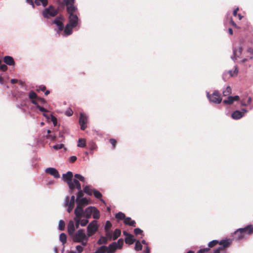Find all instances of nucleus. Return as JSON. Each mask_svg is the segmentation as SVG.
I'll return each instance as SVG.
<instances>
[{
    "mask_svg": "<svg viewBox=\"0 0 253 253\" xmlns=\"http://www.w3.org/2000/svg\"><path fill=\"white\" fill-rule=\"evenodd\" d=\"M73 173L70 171H68L66 173L63 174L62 176L63 180L66 182L68 184L70 193L72 192L73 190L75 188L76 184L75 180H77L76 179H73Z\"/></svg>",
    "mask_w": 253,
    "mask_h": 253,
    "instance_id": "f257e3e1",
    "label": "nucleus"
},
{
    "mask_svg": "<svg viewBox=\"0 0 253 253\" xmlns=\"http://www.w3.org/2000/svg\"><path fill=\"white\" fill-rule=\"evenodd\" d=\"M74 242L77 243L82 241L83 239H88L89 237L85 233L84 229H81L74 232L70 236Z\"/></svg>",
    "mask_w": 253,
    "mask_h": 253,
    "instance_id": "f03ea898",
    "label": "nucleus"
},
{
    "mask_svg": "<svg viewBox=\"0 0 253 253\" xmlns=\"http://www.w3.org/2000/svg\"><path fill=\"white\" fill-rule=\"evenodd\" d=\"M42 13L44 18L49 19L56 16L58 14V10L53 5H50L48 7L43 9Z\"/></svg>",
    "mask_w": 253,
    "mask_h": 253,
    "instance_id": "7ed1b4c3",
    "label": "nucleus"
},
{
    "mask_svg": "<svg viewBox=\"0 0 253 253\" xmlns=\"http://www.w3.org/2000/svg\"><path fill=\"white\" fill-rule=\"evenodd\" d=\"M253 233V226L249 225L246 227L242 228H239L235 232V234H238V239L240 240L245 237L247 235Z\"/></svg>",
    "mask_w": 253,
    "mask_h": 253,
    "instance_id": "20e7f679",
    "label": "nucleus"
},
{
    "mask_svg": "<svg viewBox=\"0 0 253 253\" xmlns=\"http://www.w3.org/2000/svg\"><path fill=\"white\" fill-rule=\"evenodd\" d=\"M98 226L96 220H93L89 223L87 227V235L89 237L94 235L98 230Z\"/></svg>",
    "mask_w": 253,
    "mask_h": 253,
    "instance_id": "39448f33",
    "label": "nucleus"
},
{
    "mask_svg": "<svg viewBox=\"0 0 253 253\" xmlns=\"http://www.w3.org/2000/svg\"><path fill=\"white\" fill-rule=\"evenodd\" d=\"M207 96L211 102L219 104L222 100L220 94L217 90L214 91L212 94H210L209 92H207Z\"/></svg>",
    "mask_w": 253,
    "mask_h": 253,
    "instance_id": "423d86ee",
    "label": "nucleus"
},
{
    "mask_svg": "<svg viewBox=\"0 0 253 253\" xmlns=\"http://www.w3.org/2000/svg\"><path fill=\"white\" fill-rule=\"evenodd\" d=\"M77 11H72V12H68L69 14V23L72 27H76L79 22V18L78 16L75 14Z\"/></svg>",
    "mask_w": 253,
    "mask_h": 253,
    "instance_id": "0eeeda50",
    "label": "nucleus"
},
{
    "mask_svg": "<svg viewBox=\"0 0 253 253\" xmlns=\"http://www.w3.org/2000/svg\"><path fill=\"white\" fill-rule=\"evenodd\" d=\"M87 122L88 117L84 114L81 113L79 118V124L82 130H84L86 128Z\"/></svg>",
    "mask_w": 253,
    "mask_h": 253,
    "instance_id": "6e6552de",
    "label": "nucleus"
},
{
    "mask_svg": "<svg viewBox=\"0 0 253 253\" xmlns=\"http://www.w3.org/2000/svg\"><path fill=\"white\" fill-rule=\"evenodd\" d=\"M75 1V0H64L67 7V11L68 12L77 11V7L74 5Z\"/></svg>",
    "mask_w": 253,
    "mask_h": 253,
    "instance_id": "1a4fd4ad",
    "label": "nucleus"
},
{
    "mask_svg": "<svg viewBox=\"0 0 253 253\" xmlns=\"http://www.w3.org/2000/svg\"><path fill=\"white\" fill-rule=\"evenodd\" d=\"M230 243V242L229 239L221 240L219 242V244L221 246L216 248L213 253H220V251L223 250L224 248L228 247Z\"/></svg>",
    "mask_w": 253,
    "mask_h": 253,
    "instance_id": "9d476101",
    "label": "nucleus"
},
{
    "mask_svg": "<svg viewBox=\"0 0 253 253\" xmlns=\"http://www.w3.org/2000/svg\"><path fill=\"white\" fill-rule=\"evenodd\" d=\"M45 172L48 173L55 178H58L60 177V174L57 170L54 168H48L45 170Z\"/></svg>",
    "mask_w": 253,
    "mask_h": 253,
    "instance_id": "9b49d317",
    "label": "nucleus"
},
{
    "mask_svg": "<svg viewBox=\"0 0 253 253\" xmlns=\"http://www.w3.org/2000/svg\"><path fill=\"white\" fill-rule=\"evenodd\" d=\"M74 213L75 214V217L81 218L84 217V210L83 207L77 205L76 208L75 209Z\"/></svg>",
    "mask_w": 253,
    "mask_h": 253,
    "instance_id": "f8f14e48",
    "label": "nucleus"
},
{
    "mask_svg": "<svg viewBox=\"0 0 253 253\" xmlns=\"http://www.w3.org/2000/svg\"><path fill=\"white\" fill-rule=\"evenodd\" d=\"M75 183L76 184L75 185V188H77L78 190V192L77 193V198L76 199H80L82 198H83L84 193L82 191V187L81 184L78 180H75Z\"/></svg>",
    "mask_w": 253,
    "mask_h": 253,
    "instance_id": "ddd939ff",
    "label": "nucleus"
},
{
    "mask_svg": "<svg viewBox=\"0 0 253 253\" xmlns=\"http://www.w3.org/2000/svg\"><path fill=\"white\" fill-rule=\"evenodd\" d=\"M118 249L117 244L116 242H113L110 244L107 247H106L107 253H114Z\"/></svg>",
    "mask_w": 253,
    "mask_h": 253,
    "instance_id": "4468645a",
    "label": "nucleus"
},
{
    "mask_svg": "<svg viewBox=\"0 0 253 253\" xmlns=\"http://www.w3.org/2000/svg\"><path fill=\"white\" fill-rule=\"evenodd\" d=\"M53 23L56 25L59 31H61L64 29V25L63 24L62 19L61 17H56L54 19Z\"/></svg>",
    "mask_w": 253,
    "mask_h": 253,
    "instance_id": "2eb2a0df",
    "label": "nucleus"
},
{
    "mask_svg": "<svg viewBox=\"0 0 253 253\" xmlns=\"http://www.w3.org/2000/svg\"><path fill=\"white\" fill-rule=\"evenodd\" d=\"M242 52V47L241 46L239 47L238 48H233V56L231 57L233 61H235L236 60L237 57H239V56L241 54Z\"/></svg>",
    "mask_w": 253,
    "mask_h": 253,
    "instance_id": "dca6fc26",
    "label": "nucleus"
},
{
    "mask_svg": "<svg viewBox=\"0 0 253 253\" xmlns=\"http://www.w3.org/2000/svg\"><path fill=\"white\" fill-rule=\"evenodd\" d=\"M68 232L70 236H71L76 229L74 222L73 220L69 221L67 225Z\"/></svg>",
    "mask_w": 253,
    "mask_h": 253,
    "instance_id": "f3484780",
    "label": "nucleus"
},
{
    "mask_svg": "<svg viewBox=\"0 0 253 253\" xmlns=\"http://www.w3.org/2000/svg\"><path fill=\"white\" fill-rule=\"evenodd\" d=\"M31 102H32V103H33V104H34L35 105V107L36 109H39L40 111H41L42 112H48L47 109H46L45 108L39 105V103H38V100H37V98H36V100H35L34 99H32L31 100Z\"/></svg>",
    "mask_w": 253,
    "mask_h": 253,
    "instance_id": "a211bd4d",
    "label": "nucleus"
},
{
    "mask_svg": "<svg viewBox=\"0 0 253 253\" xmlns=\"http://www.w3.org/2000/svg\"><path fill=\"white\" fill-rule=\"evenodd\" d=\"M75 27H72L71 25L68 23L66 25L64 29V36H67L70 35L72 33V29Z\"/></svg>",
    "mask_w": 253,
    "mask_h": 253,
    "instance_id": "6ab92c4d",
    "label": "nucleus"
},
{
    "mask_svg": "<svg viewBox=\"0 0 253 253\" xmlns=\"http://www.w3.org/2000/svg\"><path fill=\"white\" fill-rule=\"evenodd\" d=\"M75 201L74 195L72 196L70 199L68 196H66L64 201V206H67V205L74 206Z\"/></svg>",
    "mask_w": 253,
    "mask_h": 253,
    "instance_id": "aec40b11",
    "label": "nucleus"
},
{
    "mask_svg": "<svg viewBox=\"0 0 253 253\" xmlns=\"http://www.w3.org/2000/svg\"><path fill=\"white\" fill-rule=\"evenodd\" d=\"M76 202L77 204V205L81 207H84L86 206L88 204V200L86 198H82L80 199H76Z\"/></svg>",
    "mask_w": 253,
    "mask_h": 253,
    "instance_id": "412c9836",
    "label": "nucleus"
},
{
    "mask_svg": "<svg viewBox=\"0 0 253 253\" xmlns=\"http://www.w3.org/2000/svg\"><path fill=\"white\" fill-rule=\"evenodd\" d=\"M94 208V207H89L87 208L84 211V217H85L86 218H89L90 217L93 211V209Z\"/></svg>",
    "mask_w": 253,
    "mask_h": 253,
    "instance_id": "4be33fe9",
    "label": "nucleus"
},
{
    "mask_svg": "<svg viewBox=\"0 0 253 253\" xmlns=\"http://www.w3.org/2000/svg\"><path fill=\"white\" fill-rule=\"evenodd\" d=\"M4 62L9 66H12L14 65V61L12 57L10 56H5L3 58Z\"/></svg>",
    "mask_w": 253,
    "mask_h": 253,
    "instance_id": "5701e85b",
    "label": "nucleus"
},
{
    "mask_svg": "<svg viewBox=\"0 0 253 253\" xmlns=\"http://www.w3.org/2000/svg\"><path fill=\"white\" fill-rule=\"evenodd\" d=\"M232 118L235 120L241 119L243 116V113L240 111H235L232 114Z\"/></svg>",
    "mask_w": 253,
    "mask_h": 253,
    "instance_id": "b1692460",
    "label": "nucleus"
},
{
    "mask_svg": "<svg viewBox=\"0 0 253 253\" xmlns=\"http://www.w3.org/2000/svg\"><path fill=\"white\" fill-rule=\"evenodd\" d=\"M84 192L86 194L91 196L92 195L93 193V190L94 189L92 188L91 185H86L84 187Z\"/></svg>",
    "mask_w": 253,
    "mask_h": 253,
    "instance_id": "393cba45",
    "label": "nucleus"
},
{
    "mask_svg": "<svg viewBox=\"0 0 253 253\" xmlns=\"http://www.w3.org/2000/svg\"><path fill=\"white\" fill-rule=\"evenodd\" d=\"M124 223L129 226L133 227L135 226V221L134 220H131V218L129 217H127L125 218Z\"/></svg>",
    "mask_w": 253,
    "mask_h": 253,
    "instance_id": "a878e982",
    "label": "nucleus"
},
{
    "mask_svg": "<svg viewBox=\"0 0 253 253\" xmlns=\"http://www.w3.org/2000/svg\"><path fill=\"white\" fill-rule=\"evenodd\" d=\"M135 240L134 238V237L132 235H129L127 237H126L125 238V242L126 244H127L128 245H131L134 242Z\"/></svg>",
    "mask_w": 253,
    "mask_h": 253,
    "instance_id": "bb28decb",
    "label": "nucleus"
},
{
    "mask_svg": "<svg viewBox=\"0 0 253 253\" xmlns=\"http://www.w3.org/2000/svg\"><path fill=\"white\" fill-rule=\"evenodd\" d=\"M94 197L99 200H100V201L104 204H105V202L102 199V194L98 190H93V193Z\"/></svg>",
    "mask_w": 253,
    "mask_h": 253,
    "instance_id": "cd10ccee",
    "label": "nucleus"
},
{
    "mask_svg": "<svg viewBox=\"0 0 253 253\" xmlns=\"http://www.w3.org/2000/svg\"><path fill=\"white\" fill-rule=\"evenodd\" d=\"M35 3L38 6L42 4L43 7H45L48 4V1L47 0H35Z\"/></svg>",
    "mask_w": 253,
    "mask_h": 253,
    "instance_id": "c85d7f7f",
    "label": "nucleus"
},
{
    "mask_svg": "<svg viewBox=\"0 0 253 253\" xmlns=\"http://www.w3.org/2000/svg\"><path fill=\"white\" fill-rule=\"evenodd\" d=\"M93 211H92V216L93 218L97 219H99L100 217V212L99 211L94 207V208L93 209Z\"/></svg>",
    "mask_w": 253,
    "mask_h": 253,
    "instance_id": "c756f323",
    "label": "nucleus"
},
{
    "mask_svg": "<svg viewBox=\"0 0 253 253\" xmlns=\"http://www.w3.org/2000/svg\"><path fill=\"white\" fill-rule=\"evenodd\" d=\"M232 89L230 86H227L222 91L223 95L226 96L231 93Z\"/></svg>",
    "mask_w": 253,
    "mask_h": 253,
    "instance_id": "7c9ffc66",
    "label": "nucleus"
},
{
    "mask_svg": "<svg viewBox=\"0 0 253 253\" xmlns=\"http://www.w3.org/2000/svg\"><path fill=\"white\" fill-rule=\"evenodd\" d=\"M121 230L119 229H116L113 233V240H116L121 235Z\"/></svg>",
    "mask_w": 253,
    "mask_h": 253,
    "instance_id": "2f4dec72",
    "label": "nucleus"
},
{
    "mask_svg": "<svg viewBox=\"0 0 253 253\" xmlns=\"http://www.w3.org/2000/svg\"><path fill=\"white\" fill-rule=\"evenodd\" d=\"M108 240L107 238L103 236H101L99 239L97 241V244L98 245L106 244Z\"/></svg>",
    "mask_w": 253,
    "mask_h": 253,
    "instance_id": "473e14b6",
    "label": "nucleus"
},
{
    "mask_svg": "<svg viewBox=\"0 0 253 253\" xmlns=\"http://www.w3.org/2000/svg\"><path fill=\"white\" fill-rule=\"evenodd\" d=\"M106 247L102 246L98 247L94 253H105L106 252Z\"/></svg>",
    "mask_w": 253,
    "mask_h": 253,
    "instance_id": "72a5a7b5",
    "label": "nucleus"
},
{
    "mask_svg": "<svg viewBox=\"0 0 253 253\" xmlns=\"http://www.w3.org/2000/svg\"><path fill=\"white\" fill-rule=\"evenodd\" d=\"M78 147L83 148L86 145L85 140L83 138H79L78 142Z\"/></svg>",
    "mask_w": 253,
    "mask_h": 253,
    "instance_id": "f704fd0d",
    "label": "nucleus"
},
{
    "mask_svg": "<svg viewBox=\"0 0 253 253\" xmlns=\"http://www.w3.org/2000/svg\"><path fill=\"white\" fill-rule=\"evenodd\" d=\"M60 241L62 242V244L64 245L66 243L67 236L65 233H61L59 236Z\"/></svg>",
    "mask_w": 253,
    "mask_h": 253,
    "instance_id": "c9c22d12",
    "label": "nucleus"
},
{
    "mask_svg": "<svg viewBox=\"0 0 253 253\" xmlns=\"http://www.w3.org/2000/svg\"><path fill=\"white\" fill-rule=\"evenodd\" d=\"M142 245L141 242L139 241H137L135 242L134 249L136 251H141L142 250Z\"/></svg>",
    "mask_w": 253,
    "mask_h": 253,
    "instance_id": "e433bc0d",
    "label": "nucleus"
},
{
    "mask_svg": "<svg viewBox=\"0 0 253 253\" xmlns=\"http://www.w3.org/2000/svg\"><path fill=\"white\" fill-rule=\"evenodd\" d=\"M125 216V214L122 212H119L116 214L115 216L116 218L118 220H122L123 219H125V218H126Z\"/></svg>",
    "mask_w": 253,
    "mask_h": 253,
    "instance_id": "4c0bfd02",
    "label": "nucleus"
},
{
    "mask_svg": "<svg viewBox=\"0 0 253 253\" xmlns=\"http://www.w3.org/2000/svg\"><path fill=\"white\" fill-rule=\"evenodd\" d=\"M105 235L106 238H107V240H109L110 241L113 240V233L110 231H105Z\"/></svg>",
    "mask_w": 253,
    "mask_h": 253,
    "instance_id": "58836bf2",
    "label": "nucleus"
},
{
    "mask_svg": "<svg viewBox=\"0 0 253 253\" xmlns=\"http://www.w3.org/2000/svg\"><path fill=\"white\" fill-rule=\"evenodd\" d=\"M233 102H234V100H233L232 96H228L227 99H225L223 101V102L224 104H232L233 103Z\"/></svg>",
    "mask_w": 253,
    "mask_h": 253,
    "instance_id": "ea45409f",
    "label": "nucleus"
},
{
    "mask_svg": "<svg viewBox=\"0 0 253 253\" xmlns=\"http://www.w3.org/2000/svg\"><path fill=\"white\" fill-rule=\"evenodd\" d=\"M74 176L75 177V179H77L78 181V180L83 182H84L85 181V178L80 174H75Z\"/></svg>",
    "mask_w": 253,
    "mask_h": 253,
    "instance_id": "a19ab883",
    "label": "nucleus"
},
{
    "mask_svg": "<svg viewBox=\"0 0 253 253\" xmlns=\"http://www.w3.org/2000/svg\"><path fill=\"white\" fill-rule=\"evenodd\" d=\"M65 224L64 221L62 220H60L59 222V224H58L59 230H60L61 231L63 230L65 228Z\"/></svg>",
    "mask_w": 253,
    "mask_h": 253,
    "instance_id": "79ce46f5",
    "label": "nucleus"
},
{
    "mask_svg": "<svg viewBox=\"0 0 253 253\" xmlns=\"http://www.w3.org/2000/svg\"><path fill=\"white\" fill-rule=\"evenodd\" d=\"M81 218H78V217H74V219L75 221V226L76 229L78 228L79 227L80 224H81L80 223V219Z\"/></svg>",
    "mask_w": 253,
    "mask_h": 253,
    "instance_id": "37998d69",
    "label": "nucleus"
},
{
    "mask_svg": "<svg viewBox=\"0 0 253 253\" xmlns=\"http://www.w3.org/2000/svg\"><path fill=\"white\" fill-rule=\"evenodd\" d=\"M29 97L31 99L38 98L37 94L34 91H31L29 93Z\"/></svg>",
    "mask_w": 253,
    "mask_h": 253,
    "instance_id": "c03bdc74",
    "label": "nucleus"
},
{
    "mask_svg": "<svg viewBox=\"0 0 253 253\" xmlns=\"http://www.w3.org/2000/svg\"><path fill=\"white\" fill-rule=\"evenodd\" d=\"M111 227H112V223L110 222V221L107 220L106 222L105 225L104 227L105 231H109V229L111 228Z\"/></svg>",
    "mask_w": 253,
    "mask_h": 253,
    "instance_id": "a18cd8bd",
    "label": "nucleus"
},
{
    "mask_svg": "<svg viewBox=\"0 0 253 253\" xmlns=\"http://www.w3.org/2000/svg\"><path fill=\"white\" fill-rule=\"evenodd\" d=\"M252 101V98L251 97H249L247 102H245L244 100L241 101V105L242 106H247L249 105Z\"/></svg>",
    "mask_w": 253,
    "mask_h": 253,
    "instance_id": "49530a36",
    "label": "nucleus"
},
{
    "mask_svg": "<svg viewBox=\"0 0 253 253\" xmlns=\"http://www.w3.org/2000/svg\"><path fill=\"white\" fill-rule=\"evenodd\" d=\"M235 70L233 72H232V71L230 70L228 71L229 73L230 74V76L231 77H233L234 76L237 75L238 70V67L237 66H234Z\"/></svg>",
    "mask_w": 253,
    "mask_h": 253,
    "instance_id": "de8ad7c7",
    "label": "nucleus"
},
{
    "mask_svg": "<svg viewBox=\"0 0 253 253\" xmlns=\"http://www.w3.org/2000/svg\"><path fill=\"white\" fill-rule=\"evenodd\" d=\"M218 243L219 244V242H218V241L217 240H212L209 243V245H208L209 248H212V247H214V246H215Z\"/></svg>",
    "mask_w": 253,
    "mask_h": 253,
    "instance_id": "09e8293b",
    "label": "nucleus"
},
{
    "mask_svg": "<svg viewBox=\"0 0 253 253\" xmlns=\"http://www.w3.org/2000/svg\"><path fill=\"white\" fill-rule=\"evenodd\" d=\"M116 243L117 244L118 249H121L124 244V240L123 239H120Z\"/></svg>",
    "mask_w": 253,
    "mask_h": 253,
    "instance_id": "8fccbe9b",
    "label": "nucleus"
},
{
    "mask_svg": "<svg viewBox=\"0 0 253 253\" xmlns=\"http://www.w3.org/2000/svg\"><path fill=\"white\" fill-rule=\"evenodd\" d=\"M64 147V144H57L53 146V148L56 150H59L62 148Z\"/></svg>",
    "mask_w": 253,
    "mask_h": 253,
    "instance_id": "3c124183",
    "label": "nucleus"
},
{
    "mask_svg": "<svg viewBox=\"0 0 253 253\" xmlns=\"http://www.w3.org/2000/svg\"><path fill=\"white\" fill-rule=\"evenodd\" d=\"M88 218H86L85 219H80L81 225L82 226H85L88 222Z\"/></svg>",
    "mask_w": 253,
    "mask_h": 253,
    "instance_id": "603ef678",
    "label": "nucleus"
},
{
    "mask_svg": "<svg viewBox=\"0 0 253 253\" xmlns=\"http://www.w3.org/2000/svg\"><path fill=\"white\" fill-rule=\"evenodd\" d=\"M76 249L77 253H81L84 250V248L81 245H77L76 247Z\"/></svg>",
    "mask_w": 253,
    "mask_h": 253,
    "instance_id": "864d4df0",
    "label": "nucleus"
},
{
    "mask_svg": "<svg viewBox=\"0 0 253 253\" xmlns=\"http://www.w3.org/2000/svg\"><path fill=\"white\" fill-rule=\"evenodd\" d=\"M50 119L51 122L53 123L54 126H56L57 124V120L56 118L52 115H51Z\"/></svg>",
    "mask_w": 253,
    "mask_h": 253,
    "instance_id": "5fc2aeb1",
    "label": "nucleus"
},
{
    "mask_svg": "<svg viewBox=\"0 0 253 253\" xmlns=\"http://www.w3.org/2000/svg\"><path fill=\"white\" fill-rule=\"evenodd\" d=\"M209 250V248L201 249L198 251L197 253H206L208 252Z\"/></svg>",
    "mask_w": 253,
    "mask_h": 253,
    "instance_id": "6e6d98bb",
    "label": "nucleus"
},
{
    "mask_svg": "<svg viewBox=\"0 0 253 253\" xmlns=\"http://www.w3.org/2000/svg\"><path fill=\"white\" fill-rule=\"evenodd\" d=\"M37 100H38V103L39 102L42 104L44 105L46 103V100L43 98L39 97L37 98Z\"/></svg>",
    "mask_w": 253,
    "mask_h": 253,
    "instance_id": "4d7b16f0",
    "label": "nucleus"
},
{
    "mask_svg": "<svg viewBox=\"0 0 253 253\" xmlns=\"http://www.w3.org/2000/svg\"><path fill=\"white\" fill-rule=\"evenodd\" d=\"M142 232H143V231L138 228H135L134 230V233L135 235L141 234L142 233Z\"/></svg>",
    "mask_w": 253,
    "mask_h": 253,
    "instance_id": "13d9d810",
    "label": "nucleus"
},
{
    "mask_svg": "<svg viewBox=\"0 0 253 253\" xmlns=\"http://www.w3.org/2000/svg\"><path fill=\"white\" fill-rule=\"evenodd\" d=\"M73 114V111L70 109H68L66 112H65V115H67V116H71Z\"/></svg>",
    "mask_w": 253,
    "mask_h": 253,
    "instance_id": "bf43d9fd",
    "label": "nucleus"
},
{
    "mask_svg": "<svg viewBox=\"0 0 253 253\" xmlns=\"http://www.w3.org/2000/svg\"><path fill=\"white\" fill-rule=\"evenodd\" d=\"M65 207H68V209H67V211L69 212V213H70L73 208H74V206H72V205H67V206H64Z\"/></svg>",
    "mask_w": 253,
    "mask_h": 253,
    "instance_id": "052dcab7",
    "label": "nucleus"
},
{
    "mask_svg": "<svg viewBox=\"0 0 253 253\" xmlns=\"http://www.w3.org/2000/svg\"><path fill=\"white\" fill-rule=\"evenodd\" d=\"M7 67L5 64H1L0 65V70L2 71L7 70Z\"/></svg>",
    "mask_w": 253,
    "mask_h": 253,
    "instance_id": "680f3d73",
    "label": "nucleus"
},
{
    "mask_svg": "<svg viewBox=\"0 0 253 253\" xmlns=\"http://www.w3.org/2000/svg\"><path fill=\"white\" fill-rule=\"evenodd\" d=\"M96 148V146L95 145V144H94V143H91L90 144V150L91 151H93L94 150H95Z\"/></svg>",
    "mask_w": 253,
    "mask_h": 253,
    "instance_id": "e2e57ef3",
    "label": "nucleus"
},
{
    "mask_svg": "<svg viewBox=\"0 0 253 253\" xmlns=\"http://www.w3.org/2000/svg\"><path fill=\"white\" fill-rule=\"evenodd\" d=\"M88 239L84 240L83 239L82 241L79 242V243H81L82 246H85L87 244Z\"/></svg>",
    "mask_w": 253,
    "mask_h": 253,
    "instance_id": "0e129e2a",
    "label": "nucleus"
},
{
    "mask_svg": "<svg viewBox=\"0 0 253 253\" xmlns=\"http://www.w3.org/2000/svg\"><path fill=\"white\" fill-rule=\"evenodd\" d=\"M77 160V157L75 156H73L70 157L69 161L71 163H74Z\"/></svg>",
    "mask_w": 253,
    "mask_h": 253,
    "instance_id": "69168bd1",
    "label": "nucleus"
},
{
    "mask_svg": "<svg viewBox=\"0 0 253 253\" xmlns=\"http://www.w3.org/2000/svg\"><path fill=\"white\" fill-rule=\"evenodd\" d=\"M110 142L111 143L113 147L114 148L115 147V145L117 143L116 140L115 139L111 138L109 140Z\"/></svg>",
    "mask_w": 253,
    "mask_h": 253,
    "instance_id": "338daca9",
    "label": "nucleus"
},
{
    "mask_svg": "<svg viewBox=\"0 0 253 253\" xmlns=\"http://www.w3.org/2000/svg\"><path fill=\"white\" fill-rule=\"evenodd\" d=\"M45 89H46V87L43 85H40L39 87H38V89H37L38 91L39 90H41L42 91H44L45 90Z\"/></svg>",
    "mask_w": 253,
    "mask_h": 253,
    "instance_id": "774afa93",
    "label": "nucleus"
}]
</instances>
